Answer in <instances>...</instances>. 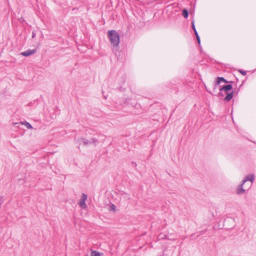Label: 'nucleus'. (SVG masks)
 <instances>
[{
    "mask_svg": "<svg viewBox=\"0 0 256 256\" xmlns=\"http://www.w3.org/2000/svg\"><path fill=\"white\" fill-rule=\"evenodd\" d=\"M108 36L111 43L114 46H118L120 43V36L114 30H109L108 32Z\"/></svg>",
    "mask_w": 256,
    "mask_h": 256,
    "instance_id": "f257e3e1",
    "label": "nucleus"
},
{
    "mask_svg": "<svg viewBox=\"0 0 256 256\" xmlns=\"http://www.w3.org/2000/svg\"><path fill=\"white\" fill-rule=\"evenodd\" d=\"M254 180V175H249L248 176L245 180H244V182L242 186V188L240 190H238V193L240 194L246 190H248L250 186H252V182Z\"/></svg>",
    "mask_w": 256,
    "mask_h": 256,
    "instance_id": "f03ea898",
    "label": "nucleus"
},
{
    "mask_svg": "<svg viewBox=\"0 0 256 256\" xmlns=\"http://www.w3.org/2000/svg\"><path fill=\"white\" fill-rule=\"evenodd\" d=\"M86 200L87 196L86 194H82L78 202V204L82 208L86 209V208L87 206L86 204Z\"/></svg>",
    "mask_w": 256,
    "mask_h": 256,
    "instance_id": "7ed1b4c3",
    "label": "nucleus"
},
{
    "mask_svg": "<svg viewBox=\"0 0 256 256\" xmlns=\"http://www.w3.org/2000/svg\"><path fill=\"white\" fill-rule=\"evenodd\" d=\"M36 52V50H28L24 52H22V54L24 56H29L30 55H32V54H34Z\"/></svg>",
    "mask_w": 256,
    "mask_h": 256,
    "instance_id": "20e7f679",
    "label": "nucleus"
},
{
    "mask_svg": "<svg viewBox=\"0 0 256 256\" xmlns=\"http://www.w3.org/2000/svg\"><path fill=\"white\" fill-rule=\"evenodd\" d=\"M192 28L194 31V34H195L196 36L198 42V44H200V36L198 35L197 31H196V28H195L194 22H192Z\"/></svg>",
    "mask_w": 256,
    "mask_h": 256,
    "instance_id": "39448f33",
    "label": "nucleus"
},
{
    "mask_svg": "<svg viewBox=\"0 0 256 256\" xmlns=\"http://www.w3.org/2000/svg\"><path fill=\"white\" fill-rule=\"evenodd\" d=\"M232 89V86L231 84H228L226 86H224L220 88V91H224L227 92L228 91L231 90Z\"/></svg>",
    "mask_w": 256,
    "mask_h": 256,
    "instance_id": "423d86ee",
    "label": "nucleus"
},
{
    "mask_svg": "<svg viewBox=\"0 0 256 256\" xmlns=\"http://www.w3.org/2000/svg\"><path fill=\"white\" fill-rule=\"evenodd\" d=\"M102 253L96 250H92L90 253V256H102Z\"/></svg>",
    "mask_w": 256,
    "mask_h": 256,
    "instance_id": "0eeeda50",
    "label": "nucleus"
},
{
    "mask_svg": "<svg viewBox=\"0 0 256 256\" xmlns=\"http://www.w3.org/2000/svg\"><path fill=\"white\" fill-rule=\"evenodd\" d=\"M221 82H224V83H228V81L226 80L224 78L222 77H218L216 79V83L217 84H220Z\"/></svg>",
    "mask_w": 256,
    "mask_h": 256,
    "instance_id": "6e6552de",
    "label": "nucleus"
},
{
    "mask_svg": "<svg viewBox=\"0 0 256 256\" xmlns=\"http://www.w3.org/2000/svg\"><path fill=\"white\" fill-rule=\"evenodd\" d=\"M233 92H231L230 94H228L226 97L225 98L224 100H226V101H229L230 100L233 96Z\"/></svg>",
    "mask_w": 256,
    "mask_h": 256,
    "instance_id": "1a4fd4ad",
    "label": "nucleus"
},
{
    "mask_svg": "<svg viewBox=\"0 0 256 256\" xmlns=\"http://www.w3.org/2000/svg\"><path fill=\"white\" fill-rule=\"evenodd\" d=\"M110 210L114 212H116V206L113 204H110Z\"/></svg>",
    "mask_w": 256,
    "mask_h": 256,
    "instance_id": "9d476101",
    "label": "nucleus"
},
{
    "mask_svg": "<svg viewBox=\"0 0 256 256\" xmlns=\"http://www.w3.org/2000/svg\"><path fill=\"white\" fill-rule=\"evenodd\" d=\"M182 16L184 18H187L188 16V12L186 10L184 9L182 11Z\"/></svg>",
    "mask_w": 256,
    "mask_h": 256,
    "instance_id": "9b49d317",
    "label": "nucleus"
},
{
    "mask_svg": "<svg viewBox=\"0 0 256 256\" xmlns=\"http://www.w3.org/2000/svg\"><path fill=\"white\" fill-rule=\"evenodd\" d=\"M22 124H24L28 128H32V126L28 122H25V123H24V122H22Z\"/></svg>",
    "mask_w": 256,
    "mask_h": 256,
    "instance_id": "f8f14e48",
    "label": "nucleus"
},
{
    "mask_svg": "<svg viewBox=\"0 0 256 256\" xmlns=\"http://www.w3.org/2000/svg\"><path fill=\"white\" fill-rule=\"evenodd\" d=\"M239 72L242 74L243 76H245L246 74V72L245 71H242V70H239Z\"/></svg>",
    "mask_w": 256,
    "mask_h": 256,
    "instance_id": "ddd939ff",
    "label": "nucleus"
}]
</instances>
